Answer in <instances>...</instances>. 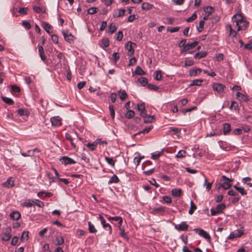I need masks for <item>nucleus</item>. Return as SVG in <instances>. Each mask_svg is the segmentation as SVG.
I'll return each instance as SVG.
<instances>
[{
  "instance_id": "f257e3e1",
  "label": "nucleus",
  "mask_w": 252,
  "mask_h": 252,
  "mask_svg": "<svg viewBox=\"0 0 252 252\" xmlns=\"http://www.w3.org/2000/svg\"><path fill=\"white\" fill-rule=\"evenodd\" d=\"M232 20L236 23L237 31L242 30L248 26V22L245 20L241 14H236L232 17Z\"/></svg>"
},
{
  "instance_id": "f03ea898",
  "label": "nucleus",
  "mask_w": 252,
  "mask_h": 252,
  "mask_svg": "<svg viewBox=\"0 0 252 252\" xmlns=\"http://www.w3.org/2000/svg\"><path fill=\"white\" fill-rule=\"evenodd\" d=\"M220 181L222 182V183L219 184L218 189L222 188L225 189H228L231 186V183L233 181V179H229L226 177L225 176L223 175L221 177Z\"/></svg>"
},
{
  "instance_id": "7ed1b4c3",
  "label": "nucleus",
  "mask_w": 252,
  "mask_h": 252,
  "mask_svg": "<svg viewBox=\"0 0 252 252\" xmlns=\"http://www.w3.org/2000/svg\"><path fill=\"white\" fill-rule=\"evenodd\" d=\"M225 208V205L224 203H220L218 204L215 208H211L210 210L211 214L212 216H216L222 212V210Z\"/></svg>"
},
{
  "instance_id": "20e7f679",
  "label": "nucleus",
  "mask_w": 252,
  "mask_h": 252,
  "mask_svg": "<svg viewBox=\"0 0 252 252\" xmlns=\"http://www.w3.org/2000/svg\"><path fill=\"white\" fill-rule=\"evenodd\" d=\"M213 89L214 91L217 92L221 96L223 95L225 86L220 83H214L213 85Z\"/></svg>"
},
{
  "instance_id": "39448f33",
  "label": "nucleus",
  "mask_w": 252,
  "mask_h": 252,
  "mask_svg": "<svg viewBox=\"0 0 252 252\" xmlns=\"http://www.w3.org/2000/svg\"><path fill=\"white\" fill-rule=\"evenodd\" d=\"M98 219L100 220L101 223L103 226V227L106 230L108 231L109 234H112V227L109 223H106L104 218L101 215H99Z\"/></svg>"
},
{
  "instance_id": "423d86ee",
  "label": "nucleus",
  "mask_w": 252,
  "mask_h": 252,
  "mask_svg": "<svg viewBox=\"0 0 252 252\" xmlns=\"http://www.w3.org/2000/svg\"><path fill=\"white\" fill-rule=\"evenodd\" d=\"M136 44L131 41H129L125 45V48L128 50L127 55L131 56L134 53V50L133 49V46H135Z\"/></svg>"
},
{
  "instance_id": "0eeeda50",
  "label": "nucleus",
  "mask_w": 252,
  "mask_h": 252,
  "mask_svg": "<svg viewBox=\"0 0 252 252\" xmlns=\"http://www.w3.org/2000/svg\"><path fill=\"white\" fill-rule=\"evenodd\" d=\"M189 227V225L186 221H182L180 224L175 225V228L178 231H187Z\"/></svg>"
},
{
  "instance_id": "6e6552de",
  "label": "nucleus",
  "mask_w": 252,
  "mask_h": 252,
  "mask_svg": "<svg viewBox=\"0 0 252 252\" xmlns=\"http://www.w3.org/2000/svg\"><path fill=\"white\" fill-rule=\"evenodd\" d=\"M244 234V231L241 229H238L236 232H231L227 237V239L233 240V239L242 236Z\"/></svg>"
},
{
  "instance_id": "1a4fd4ad",
  "label": "nucleus",
  "mask_w": 252,
  "mask_h": 252,
  "mask_svg": "<svg viewBox=\"0 0 252 252\" xmlns=\"http://www.w3.org/2000/svg\"><path fill=\"white\" fill-rule=\"evenodd\" d=\"M60 161L64 165L72 164L76 163V161L67 157H63L60 159Z\"/></svg>"
},
{
  "instance_id": "9d476101",
  "label": "nucleus",
  "mask_w": 252,
  "mask_h": 252,
  "mask_svg": "<svg viewBox=\"0 0 252 252\" xmlns=\"http://www.w3.org/2000/svg\"><path fill=\"white\" fill-rule=\"evenodd\" d=\"M11 227H7L6 230V232L3 233L1 235V239L4 241H9L11 237Z\"/></svg>"
},
{
  "instance_id": "9b49d317",
  "label": "nucleus",
  "mask_w": 252,
  "mask_h": 252,
  "mask_svg": "<svg viewBox=\"0 0 252 252\" xmlns=\"http://www.w3.org/2000/svg\"><path fill=\"white\" fill-rule=\"evenodd\" d=\"M194 231H198V234L203 237L204 238L207 239V240H210L211 237L209 235V234L205 230H204L200 228H195L193 230Z\"/></svg>"
},
{
  "instance_id": "f8f14e48",
  "label": "nucleus",
  "mask_w": 252,
  "mask_h": 252,
  "mask_svg": "<svg viewBox=\"0 0 252 252\" xmlns=\"http://www.w3.org/2000/svg\"><path fill=\"white\" fill-rule=\"evenodd\" d=\"M52 125L55 126H59L62 125L61 118L59 116H55L50 119Z\"/></svg>"
},
{
  "instance_id": "ddd939ff",
  "label": "nucleus",
  "mask_w": 252,
  "mask_h": 252,
  "mask_svg": "<svg viewBox=\"0 0 252 252\" xmlns=\"http://www.w3.org/2000/svg\"><path fill=\"white\" fill-rule=\"evenodd\" d=\"M198 41H194L191 43H188L185 46L181 51V52H186L190 49L194 48L198 44Z\"/></svg>"
},
{
  "instance_id": "4468645a",
  "label": "nucleus",
  "mask_w": 252,
  "mask_h": 252,
  "mask_svg": "<svg viewBox=\"0 0 252 252\" xmlns=\"http://www.w3.org/2000/svg\"><path fill=\"white\" fill-rule=\"evenodd\" d=\"M41 27L48 33H51L53 32V27L46 22H44L42 23Z\"/></svg>"
},
{
  "instance_id": "2eb2a0df",
  "label": "nucleus",
  "mask_w": 252,
  "mask_h": 252,
  "mask_svg": "<svg viewBox=\"0 0 252 252\" xmlns=\"http://www.w3.org/2000/svg\"><path fill=\"white\" fill-rule=\"evenodd\" d=\"M14 182L12 178H9L6 181L2 184V186L4 188H10L14 186Z\"/></svg>"
},
{
  "instance_id": "dca6fc26",
  "label": "nucleus",
  "mask_w": 252,
  "mask_h": 252,
  "mask_svg": "<svg viewBox=\"0 0 252 252\" xmlns=\"http://www.w3.org/2000/svg\"><path fill=\"white\" fill-rule=\"evenodd\" d=\"M9 217L13 220H17L21 218V214L18 211H13L10 214Z\"/></svg>"
},
{
  "instance_id": "f3484780",
  "label": "nucleus",
  "mask_w": 252,
  "mask_h": 252,
  "mask_svg": "<svg viewBox=\"0 0 252 252\" xmlns=\"http://www.w3.org/2000/svg\"><path fill=\"white\" fill-rule=\"evenodd\" d=\"M126 10L125 9H119L114 11L113 13L114 17H120L125 15Z\"/></svg>"
},
{
  "instance_id": "a211bd4d",
  "label": "nucleus",
  "mask_w": 252,
  "mask_h": 252,
  "mask_svg": "<svg viewBox=\"0 0 252 252\" xmlns=\"http://www.w3.org/2000/svg\"><path fill=\"white\" fill-rule=\"evenodd\" d=\"M231 131V126L228 123H224L223 126V133L224 135L228 134Z\"/></svg>"
},
{
  "instance_id": "6ab92c4d",
  "label": "nucleus",
  "mask_w": 252,
  "mask_h": 252,
  "mask_svg": "<svg viewBox=\"0 0 252 252\" xmlns=\"http://www.w3.org/2000/svg\"><path fill=\"white\" fill-rule=\"evenodd\" d=\"M63 34L65 40L69 43H71L73 40V36L71 34L64 32H63Z\"/></svg>"
},
{
  "instance_id": "aec40b11",
  "label": "nucleus",
  "mask_w": 252,
  "mask_h": 252,
  "mask_svg": "<svg viewBox=\"0 0 252 252\" xmlns=\"http://www.w3.org/2000/svg\"><path fill=\"white\" fill-rule=\"evenodd\" d=\"M108 220L118 221V226L122 225L123 219L121 217H109Z\"/></svg>"
},
{
  "instance_id": "412c9836",
  "label": "nucleus",
  "mask_w": 252,
  "mask_h": 252,
  "mask_svg": "<svg viewBox=\"0 0 252 252\" xmlns=\"http://www.w3.org/2000/svg\"><path fill=\"white\" fill-rule=\"evenodd\" d=\"M100 141L99 140H96L92 143H88L86 144V146H87L91 151H94L96 148L97 142H99Z\"/></svg>"
},
{
  "instance_id": "4be33fe9",
  "label": "nucleus",
  "mask_w": 252,
  "mask_h": 252,
  "mask_svg": "<svg viewBox=\"0 0 252 252\" xmlns=\"http://www.w3.org/2000/svg\"><path fill=\"white\" fill-rule=\"evenodd\" d=\"M172 195L175 197H179L182 193V190L180 189H174L171 191Z\"/></svg>"
},
{
  "instance_id": "5701e85b",
  "label": "nucleus",
  "mask_w": 252,
  "mask_h": 252,
  "mask_svg": "<svg viewBox=\"0 0 252 252\" xmlns=\"http://www.w3.org/2000/svg\"><path fill=\"white\" fill-rule=\"evenodd\" d=\"M133 74L144 75L145 74V72L140 66H137Z\"/></svg>"
},
{
  "instance_id": "b1692460",
  "label": "nucleus",
  "mask_w": 252,
  "mask_h": 252,
  "mask_svg": "<svg viewBox=\"0 0 252 252\" xmlns=\"http://www.w3.org/2000/svg\"><path fill=\"white\" fill-rule=\"evenodd\" d=\"M118 227L121 230L120 235L128 241L129 240V238L125 232L124 229L122 227V225L118 226Z\"/></svg>"
},
{
  "instance_id": "393cba45",
  "label": "nucleus",
  "mask_w": 252,
  "mask_h": 252,
  "mask_svg": "<svg viewBox=\"0 0 252 252\" xmlns=\"http://www.w3.org/2000/svg\"><path fill=\"white\" fill-rule=\"evenodd\" d=\"M201 70L200 68H196L195 69H191L189 70V75L191 76H196L198 74H200Z\"/></svg>"
},
{
  "instance_id": "a878e982",
  "label": "nucleus",
  "mask_w": 252,
  "mask_h": 252,
  "mask_svg": "<svg viewBox=\"0 0 252 252\" xmlns=\"http://www.w3.org/2000/svg\"><path fill=\"white\" fill-rule=\"evenodd\" d=\"M207 54L206 52H198L194 55V58L196 59H200L205 57Z\"/></svg>"
},
{
  "instance_id": "bb28decb",
  "label": "nucleus",
  "mask_w": 252,
  "mask_h": 252,
  "mask_svg": "<svg viewBox=\"0 0 252 252\" xmlns=\"http://www.w3.org/2000/svg\"><path fill=\"white\" fill-rule=\"evenodd\" d=\"M119 179L117 177V175L114 174L112 177L110 178V179L108 181V184H111L112 183H118L119 182Z\"/></svg>"
},
{
  "instance_id": "cd10ccee",
  "label": "nucleus",
  "mask_w": 252,
  "mask_h": 252,
  "mask_svg": "<svg viewBox=\"0 0 252 252\" xmlns=\"http://www.w3.org/2000/svg\"><path fill=\"white\" fill-rule=\"evenodd\" d=\"M105 159L106 161L110 165H111L112 167H114L115 166V161L113 159V158H109L107 157H106L105 158Z\"/></svg>"
},
{
  "instance_id": "c85d7f7f",
  "label": "nucleus",
  "mask_w": 252,
  "mask_h": 252,
  "mask_svg": "<svg viewBox=\"0 0 252 252\" xmlns=\"http://www.w3.org/2000/svg\"><path fill=\"white\" fill-rule=\"evenodd\" d=\"M153 7V5L149 2H144L142 5V9L148 10L151 9Z\"/></svg>"
},
{
  "instance_id": "c756f323",
  "label": "nucleus",
  "mask_w": 252,
  "mask_h": 252,
  "mask_svg": "<svg viewBox=\"0 0 252 252\" xmlns=\"http://www.w3.org/2000/svg\"><path fill=\"white\" fill-rule=\"evenodd\" d=\"M64 242V239L62 236L57 237L55 241V245L56 246L61 245Z\"/></svg>"
},
{
  "instance_id": "7c9ffc66",
  "label": "nucleus",
  "mask_w": 252,
  "mask_h": 252,
  "mask_svg": "<svg viewBox=\"0 0 252 252\" xmlns=\"http://www.w3.org/2000/svg\"><path fill=\"white\" fill-rule=\"evenodd\" d=\"M1 98L5 103L8 105H12L14 104L13 100L10 98L7 97L5 96H2Z\"/></svg>"
},
{
  "instance_id": "2f4dec72",
  "label": "nucleus",
  "mask_w": 252,
  "mask_h": 252,
  "mask_svg": "<svg viewBox=\"0 0 252 252\" xmlns=\"http://www.w3.org/2000/svg\"><path fill=\"white\" fill-rule=\"evenodd\" d=\"M203 82V80L201 79H195L191 81L189 84V86H200Z\"/></svg>"
},
{
  "instance_id": "473e14b6",
  "label": "nucleus",
  "mask_w": 252,
  "mask_h": 252,
  "mask_svg": "<svg viewBox=\"0 0 252 252\" xmlns=\"http://www.w3.org/2000/svg\"><path fill=\"white\" fill-rule=\"evenodd\" d=\"M235 189L240 192L242 195H246L247 194L246 191L242 187H238L236 186H234Z\"/></svg>"
},
{
  "instance_id": "72a5a7b5",
  "label": "nucleus",
  "mask_w": 252,
  "mask_h": 252,
  "mask_svg": "<svg viewBox=\"0 0 252 252\" xmlns=\"http://www.w3.org/2000/svg\"><path fill=\"white\" fill-rule=\"evenodd\" d=\"M65 138L67 140H69L70 142V144L72 146V147L73 148H76V145L73 141V138H72L71 136L69 133H66L65 134Z\"/></svg>"
},
{
  "instance_id": "f704fd0d",
  "label": "nucleus",
  "mask_w": 252,
  "mask_h": 252,
  "mask_svg": "<svg viewBox=\"0 0 252 252\" xmlns=\"http://www.w3.org/2000/svg\"><path fill=\"white\" fill-rule=\"evenodd\" d=\"M162 152H156L152 153V158L154 160L158 159L161 155Z\"/></svg>"
},
{
  "instance_id": "c9c22d12",
  "label": "nucleus",
  "mask_w": 252,
  "mask_h": 252,
  "mask_svg": "<svg viewBox=\"0 0 252 252\" xmlns=\"http://www.w3.org/2000/svg\"><path fill=\"white\" fill-rule=\"evenodd\" d=\"M251 180H252V179L250 177H247L246 178H244L242 179V182L244 184H246L250 187H252V183L250 182Z\"/></svg>"
},
{
  "instance_id": "e433bc0d",
  "label": "nucleus",
  "mask_w": 252,
  "mask_h": 252,
  "mask_svg": "<svg viewBox=\"0 0 252 252\" xmlns=\"http://www.w3.org/2000/svg\"><path fill=\"white\" fill-rule=\"evenodd\" d=\"M137 81L140 82L143 86L148 84V79L145 77H141L138 79Z\"/></svg>"
},
{
  "instance_id": "4c0bfd02",
  "label": "nucleus",
  "mask_w": 252,
  "mask_h": 252,
  "mask_svg": "<svg viewBox=\"0 0 252 252\" xmlns=\"http://www.w3.org/2000/svg\"><path fill=\"white\" fill-rule=\"evenodd\" d=\"M89 225V230L90 233H94L96 232V229H95L94 225L91 223V222H88Z\"/></svg>"
},
{
  "instance_id": "58836bf2",
  "label": "nucleus",
  "mask_w": 252,
  "mask_h": 252,
  "mask_svg": "<svg viewBox=\"0 0 252 252\" xmlns=\"http://www.w3.org/2000/svg\"><path fill=\"white\" fill-rule=\"evenodd\" d=\"M186 152L184 150H180L175 157L176 158H183L186 156Z\"/></svg>"
},
{
  "instance_id": "ea45409f",
  "label": "nucleus",
  "mask_w": 252,
  "mask_h": 252,
  "mask_svg": "<svg viewBox=\"0 0 252 252\" xmlns=\"http://www.w3.org/2000/svg\"><path fill=\"white\" fill-rule=\"evenodd\" d=\"M196 209V205L193 203V202L191 201L190 202V207L189 211V213L190 215H192L194 211Z\"/></svg>"
},
{
  "instance_id": "a19ab883",
  "label": "nucleus",
  "mask_w": 252,
  "mask_h": 252,
  "mask_svg": "<svg viewBox=\"0 0 252 252\" xmlns=\"http://www.w3.org/2000/svg\"><path fill=\"white\" fill-rule=\"evenodd\" d=\"M29 239V232L24 231L22 234L21 240L22 241H25Z\"/></svg>"
},
{
  "instance_id": "79ce46f5",
  "label": "nucleus",
  "mask_w": 252,
  "mask_h": 252,
  "mask_svg": "<svg viewBox=\"0 0 252 252\" xmlns=\"http://www.w3.org/2000/svg\"><path fill=\"white\" fill-rule=\"evenodd\" d=\"M134 112L133 110H129L126 114V117L128 119H131L134 117Z\"/></svg>"
},
{
  "instance_id": "37998d69",
  "label": "nucleus",
  "mask_w": 252,
  "mask_h": 252,
  "mask_svg": "<svg viewBox=\"0 0 252 252\" xmlns=\"http://www.w3.org/2000/svg\"><path fill=\"white\" fill-rule=\"evenodd\" d=\"M155 118L153 116H146L144 118V122L145 123H152Z\"/></svg>"
},
{
  "instance_id": "c03bdc74",
  "label": "nucleus",
  "mask_w": 252,
  "mask_h": 252,
  "mask_svg": "<svg viewBox=\"0 0 252 252\" xmlns=\"http://www.w3.org/2000/svg\"><path fill=\"white\" fill-rule=\"evenodd\" d=\"M227 27L228 28L229 30V36H232L233 37L235 36L237 32L235 31L232 29L231 26L230 25H228L227 26Z\"/></svg>"
},
{
  "instance_id": "a18cd8bd",
  "label": "nucleus",
  "mask_w": 252,
  "mask_h": 252,
  "mask_svg": "<svg viewBox=\"0 0 252 252\" xmlns=\"http://www.w3.org/2000/svg\"><path fill=\"white\" fill-rule=\"evenodd\" d=\"M119 94H120V98L122 100H124V99H125L127 96L126 93V91H125V90H123L122 91H120L119 92Z\"/></svg>"
},
{
  "instance_id": "49530a36",
  "label": "nucleus",
  "mask_w": 252,
  "mask_h": 252,
  "mask_svg": "<svg viewBox=\"0 0 252 252\" xmlns=\"http://www.w3.org/2000/svg\"><path fill=\"white\" fill-rule=\"evenodd\" d=\"M155 79L157 80H160L162 77L161 72L160 70H157L155 72Z\"/></svg>"
},
{
  "instance_id": "de8ad7c7",
  "label": "nucleus",
  "mask_w": 252,
  "mask_h": 252,
  "mask_svg": "<svg viewBox=\"0 0 252 252\" xmlns=\"http://www.w3.org/2000/svg\"><path fill=\"white\" fill-rule=\"evenodd\" d=\"M32 203H33L34 204L40 208H42L44 206V203L38 199L35 200V201H32Z\"/></svg>"
},
{
  "instance_id": "09e8293b",
  "label": "nucleus",
  "mask_w": 252,
  "mask_h": 252,
  "mask_svg": "<svg viewBox=\"0 0 252 252\" xmlns=\"http://www.w3.org/2000/svg\"><path fill=\"white\" fill-rule=\"evenodd\" d=\"M109 109L111 118L114 119L115 118V110L112 105H110L109 106Z\"/></svg>"
},
{
  "instance_id": "8fccbe9b",
  "label": "nucleus",
  "mask_w": 252,
  "mask_h": 252,
  "mask_svg": "<svg viewBox=\"0 0 252 252\" xmlns=\"http://www.w3.org/2000/svg\"><path fill=\"white\" fill-rule=\"evenodd\" d=\"M108 30L110 32L113 33L115 31H116L117 28L114 24L112 23L109 25Z\"/></svg>"
},
{
  "instance_id": "3c124183",
  "label": "nucleus",
  "mask_w": 252,
  "mask_h": 252,
  "mask_svg": "<svg viewBox=\"0 0 252 252\" xmlns=\"http://www.w3.org/2000/svg\"><path fill=\"white\" fill-rule=\"evenodd\" d=\"M214 11V8L212 6H207L204 9V11L208 14H211Z\"/></svg>"
},
{
  "instance_id": "603ef678",
  "label": "nucleus",
  "mask_w": 252,
  "mask_h": 252,
  "mask_svg": "<svg viewBox=\"0 0 252 252\" xmlns=\"http://www.w3.org/2000/svg\"><path fill=\"white\" fill-rule=\"evenodd\" d=\"M22 25L27 29H30L31 28V25L30 23L27 21H23Z\"/></svg>"
},
{
  "instance_id": "864d4df0",
  "label": "nucleus",
  "mask_w": 252,
  "mask_h": 252,
  "mask_svg": "<svg viewBox=\"0 0 252 252\" xmlns=\"http://www.w3.org/2000/svg\"><path fill=\"white\" fill-rule=\"evenodd\" d=\"M153 128V126H150L149 127H146L144 128L142 131H140L137 133V134L144 133H148L149 131Z\"/></svg>"
},
{
  "instance_id": "5fc2aeb1",
  "label": "nucleus",
  "mask_w": 252,
  "mask_h": 252,
  "mask_svg": "<svg viewBox=\"0 0 252 252\" xmlns=\"http://www.w3.org/2000/svg\"><path fill=\"white\" fill-rule=\"evenodd\" d=\"M137 109L139 111H142L145 109V106L144 103H138L137 105Z\"/></svg>"
},
{
  "instance_id": "6e6d98bb",
  "label": "nucleus",
  "mask_w": 252,
  "mask_h": 252,
  "mask_svg": "<svg viewBox=\"0 0 252 252\" xmlns=\"http://www.w3.org/2000/svg\"><path fill=\"white\" fill-rule=\"evenodd\" d=\"M27 11H28V8L21 7V8H19L18 12L22 15H26L27 14Z\"/></svg>"
},
{
  "instance_id": "4d7b16f0",
  "label": "nucleus",
  "mask_w": 252,
  "mask_h": 252,
  "mask_svg": "<svg viewBox=\"0 0 252 252\" xmlns=\"http://www.w3.org/2000/svg\"><path fill=\"white\" fill-rule=\"evenodd\" d=\"M17 113L20 116H24L27 115V111L23 109H19Z\"/></svg>"
},
{
  "instance_id": "13d9d810",
  "label": "nucleus",
  "mask_w": 252,
  "mask_h": 252,
  "mask_svg": "<svg viewBox=\"0 0 252 252\" xmlns=\"http://www.w3.org/2000/svg\"><path fill=\"white\" fill-rule=\"evenodd\" d=\"M238 104L236 101H233L231 102V104L230 106V109H234L235 110L238 108Z\"/></svg>"
},
{
  "instance_id": "bf43d9fd",
  "label": "nucleus",
  "mask_w": 252,
  "mask_h": 252,
  "mask_svg": "<svg viewBox=\"0 0 252 252\" xmlns=\"http://www.w3.org/2000/svg\"><path fill=\"white\" fill-rule=\"evenodd\" d=\"M197 18V15L195 13H194L190 17L188 18L186 21L187 22H190L193 20H194Z\"/></svg>"
},
{
  "instance_id": "052dcab7",
  "label": "nucleus",
  "mask_w": 252,
  "mask_h": 252,
  "mask_svg": "<svg viewBox=\"0 0 252 252\" xmlns=\"http://www.w3.org/2000/svg\"><path fill=\"white\" fill-rule=\"evenodd\" d=\"M179 29H180V28L179 27H175L171 28L170 29L169 28H168L167 31H169L171 33H173V32H178L179 30Z\"/></svg>"
},
{
  "instance_id": "680f3d73",
  "label": "nucleus",
  "mask_w": 252,
  "mask_h": 252,
  "mask_svg": "<svg viewBox=\"0 0 252 252\" xmlns=\"http://www.w3.org/2000/svg\"><path fill=\"white\" fill-rule=\"evenodd\" d=\"M148 88L149 89L154 91H157L158 89V87L157 86L154 85L152 84H148Z\"/></svg>"
},
{
  "instance_id": "e2e57ef3",
  "label": "nucleus",
  "mask_w": 252,
  "mask_h": 252,
  "mask_svg": "<svg viewBox=\"0 0 252 252\" xmlns=\"http://www.w3.org/2000/svg\"><path fill=\"white\" fill-rule=\"evenodd\" d=\"M97 8L91 7L88 9V13L89 14H93L96 12Z\"/></svg>"
},
{
  "instance_id": "0e129e2a",
  "label": "nucleus",
  "mask_w": 252,
  "mask_h": 252,
  "mask_svg": "<svg viewBox=\"0 0 252 252\" xmlns=\"http://www.w3.org/2000/svg\"><path fill=\"white\" fill-rule=\"evenodd\" d=\"M162 198L165 203H170L172 202L171 198L168 196H164Z\"/></svg>"
},
{
  "instance_id": "69168bd1",
  "label": "nucleus",
  "mask_w": 252,
  "mask_h": 252,
  "mask_svg": "<svg viewBox=\"0 0 252 252\" xmlns=\"http://www.w3.org/2000/svg\"><path fill=\"white\" fill-rule=\"evenodd\" d=\"M123 38V33L121 31H119L117 34V39L118 41H121Z\"/></svg>"
},
{
  "instance_id": "338daca9",
  "label": "nucleus",
  "mask_w": 252,
  "mask_h": 252,
  "mask_svg": "<svg viewBox=\"0 0 252 252\" xmlns=\"http://www.w3.org/2000/svg\"><path fill=\"white\" fill-rule=\"evenodd\" d=\"M194 63V62L192 60H186L185 63V65L186 66H191V65H193Z\"/></svg>"
},
{
  "instance_id": "774afa93",
  "label": "nucleus",
  "mask_w": 252,
  "mask_h": 252,
  "mask_svg": "<svg viewBox=\"0 0 252 252\" xmlns=\"http://www.w3.org/2000/svg\"><path fill=\"white\" fill-rule=\"evenodd\" d=\"M43 252H51L49 248V245L48 244H45L43 247Z\"/></svg>"
}]
</instances>
